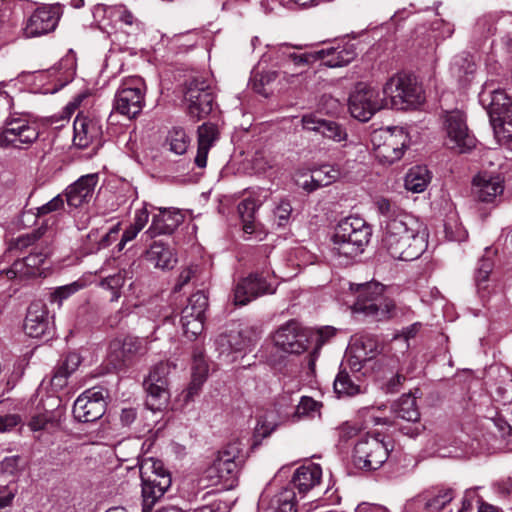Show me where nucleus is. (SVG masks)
<instances>
[{"instance_id": "7ed1b4c3", "label": "nucleus", "mask_w": 512, "mask_h": 512, "mask_svg": "<svg viewBox=\"0 0 512 512\" xmlns=\"http://www.w3.org/2000/svg\"><path fill=\"white\" fill-rule=\"evenodd\" d=\"M372 229L358 216L342 219L332 236V252L339 258L352 260L360 255L370 241Z\"/></svg>"}, {"instance_id": "cd10ccee", "label": "nucleus", "mask_w": 512, "mask_h": 512, "mask_svg": "<svg viewBox=\"0 0 512 512\" xmlns=\"http://www.w3.org/2000/svg\"><path fill=\"white\" fill-rule=\"evenodd\" d=\"M198 149L195 157V164L199 168H205L210 148L218 139V128L213 123H203L198 127Z\"/></svg>"}, {"instance_id": "de8ad7c7", "label": "nucleus", "mask_w": 512, "mask_h": 512, "mask_svg": "<svg viewBox=\"0 0 512 512\" xmlns=\"http://www.w3.org/2000/svg\"><path fill=\"white\" fill-rule=\"evenodd\" d=\"M445 237L449 241L461 242L467 238V231L456 217H449L444 223Z\"/></svg>"}, {"instance_id": "e433bc0d", "label": "nucleus", "mask_w": 512, "mask_h": 512, "mask_svg": "<svg viewBox=\"0 0 512 512\" xmlns=\"http://www.w3.org/2000/svg\"><path fill=\"white\" fill-rule=\"evenodd\" d=\"M392 411L396 418L410 422H416L420 419V413L416 404V398L411 395H403L392 405Z\"/></svg>"}, {"instance_id": "4d7b16f0", "label": "nucleus", "mask_w": 512, "mask_h": 512, "mask_svg": "<svg viewBox=\"0 0 512 512\" xmlns=\"http://www.w3.org/2000/svg\"><path fill=\"white\" fill-rule=\"evenodd\" d=\"M81 285L74 282L69 285L58 287L53 293H51V301L57 302L61 305L62 301L70 297L72 294L80 289Z\"/></svg>"}, {"instance_id": "c03bdc74", "label": "nucleus", "mask_w": 512, "mask_h": 512, "mask_svg": "<svg viewBox=\"0 0 512 512\" xmlns=\"http://www.w3.org/2000/svg\"><path fill=\"white\" fill-rule=\"evenodd\" d=\"M190 140L182 128H174L169 132L167 144L169 150L177 155H183L189 146Z\"/></svg>"}, {"instance_id": "473e14b6", "label": "nucleus", "mask_w": 512, "mask_h": 512, "mask_svg": "<svg viewBox=\"0 0 512 512\" xmlns=\"http://www.w3.org/2000/svg\"><path fill=\"white\" fill-rule=\"evenodd\" d=\"M264 500L259 503V512H298L296 494L291 488H284L273 496L267 507H263Z\"/></svg>"}, {"instance_id": "aec40b11", "label": "nucleus", "mask_w": 512, "mask_h": 512, "mask_svg": "<svg viewBox=\"0 0 512 512\" xmlns=\"http://www.w3.org/2000/svg\"><path fill=\"white\" fill-rule=\"evenodd\" d=\"M504 191V180L500 175L478 174L473 179L472 194L483 203H496Z\"/></svg>"}, {"instance_id": "bf43d9fd", "label": "nucleus", "mask_w": 512, "mask_h": 512, "mask_svg": "<svg viewBox=\"0 0 512 512\" xmlns=\"http://www.w3.org/2000/svg\"><path fill=\"white\" fill-rule=\"evenodd\" d=\"M184 334L189 339H194L197 335L201 334L204 328V319H191L190 321L182 323Z\"/></svg>"}, {"instance_id": "0e129e2a", "label": "nucleus", "mask_w": 512, "mask_h": 512, "mask_svg": "<svg viewBox=\"0 0 512 512\" xmlns=\"http://www.w3.org/2000/svg\"><path fill=\"white\" fill-rule=\"evenodd\" d=\"M419 328H420L419 323H414V324L404 328L400 334H397L394 337V341H403L404 343H406V347H408V343H407L408 340L411 338H414L416 336V334L419 331Z\"/></svg>"}, {"instance_id": "69168bd1", "label": "nucleus", "mask_w": 512, "mask_h": 512, "mask_svg": "<svg viewBox=\"0 0 512 512\" xmlns=\"http://www.w3.org/2000/svg\"><path fill=\"white\" fill-rule=\"evenodd\" d=\"M141 231L140 228L135 225H129L123 232L120 242L117 244L118 251H121L127 242L132 241Z\"/></svg>"}, {"instance_id": "6e6d98bb", "label": "nucleus", "mask_w": 512, "mask_h": 512, "mask_svg": "<svg viewBox=\"0 0 512 512\" xmlns=\"http://www.w3.org/2000/svg\"><path fill=\"white\" fill-rule=\"evenodd\" d=\"M187 307L193 308L197 315L204 316L208 307V296L203 291H197L188 299Z\"/></svg>"}, {"instance_id": "f8f14e48", "label": "nucleus", "mask_w": 512, "mask_h": 512, "mask_svg": "<svg viewBox=\"0 0 512 512\" xmlns=\"http://www.w3.org/2000/svg\"><path fill=\"white\" fill-rule=\"evenodd\" d=\"M387 445L377 437L361 438L354 447V464L365 470L380 468L388 458Z\"/></svg>"}, {"instance_id": "f3484780", "label": "nucleus", "mask_w": 512, "mask_h": 512, "mask_svg": "<svg viewBox=\"0 0 512 512\" xmlns=\"http://www.w3.org/2000/svg\"><path fill=\"white\" fill-rule=\"evenodd\" d=\"M106 410V401L101 391L86 390L77 397L73 405L74 418L82 423L100 419Z\"/></svg>"}, {"instance_id": "338daca9", "label": "nucleus", "mask_w": 512, "mask_h": 512, "mask_svg": "<svg viewBox=\"0 0 512 512\" xmlns=\"http://www.w3.org/2000/svg\"><path fill=\"white\" fill-rule=\"evenodd\" d=\"M410 373V369H407L406 374L403 373V369H400L394 377H392L387 383L388 392L395 393L399 390L401 384L406 380V375Z\"/></svg>"}, {"instance_id": "603ef678", "label": "nucleus", "mask_w": 512, "mask_h": 512, "mask_svg": "<svg viewBox=\"0 0 512 512\" xmlns=\"http://www.w3.org/2000/svg\"><path fill=\"white\" fill-rule=\"evenodd\" d=\"M278 77V72L276 71H266L261 74H257L251 81L252 89L261 95L267 96L268 93L265 89V85L270 84Z\"/></svg>"}, {"instance_id": "6ab92c4d", "label": "nucleus", "mask_w": 512, "mask_h": 512, "mask_svg": "<svg viewBox=\"0 0 512 512\" xmlns=\"http://www.w3.org/2000/svg\"><path fill=\"white\" fill-rule=\"evenodd\" d=\"M272 293H274V289L264 276L251 273L236 284L233 290V300L235 305L243 306L262 295Z\"/></svg>"}, {"instance_id": "f257e3e1", "label": "nucleus", "mask_w": 512, "mask_h": 512, "mask_svg": "<svg viewBox=\"0 0 512 512\" xmlns=\"http://www.w3.org/2000/svg\"><path fill=\"white\" fill-rule=\"evenodd\" d=\"M374 205L381 216V243L387 253L393 259L402 261L420 257L427 244L418 219L384 197L377 198Z\"/></svg>"}, {"instance_id": "5fc2aeb1", "label": "nucleus", "mask_w": 512, "mask_h": 512, "mask_svg": "<svg viewBox=\"0 0 512 512\" xmlns=\"http://www.w3.org/2000/svg\"><path fill=\"white\" fill-rule=\"evenodd\" d=\"M65 202H66V200H65L64 195L58 194L53 199H51L49 202L36 208L35 215H36V217L40 218V217L50 214L52 212L60 211L64 208Z\"/></svg>"}, {"instance_id": "9d476101", "label": "nucleus", "mask_w": 512, "mask_h": 512, "mask_svg": "<svg viewBox=\"0 0 512 512\" xmlns=\"http://www.w3.org/2000/svg\"><path fill=\"white\" fill-rule=\"evenodd\" d=\"M383 108H388L384 97L381 98L379 91L365 83H358L349 96V111L351 116L359 121L370 120Z\"/></svg>"}, {"instance_id": "20e7f679", "label": "nucleus", "mask_w": 512, "mask_h": 512, "mask_svg": "<svg viewBox=\"0 0 512 512\" xmlns=\"http://www.w3.org/2000/svg\"><path fill=\"white\" fill-rule=\"evenodd\" d=\"M396 305L386 294V287L379 282L358 284L356 299L352 305L354 314L362 315L371 322L386 321L395 315Z\"/></svg>"}, {"instance_id": "ea45409f", "label": "nucleus", "mask_w": 512, "mask_h": 512, "mask_svg": "<svg viewBox=\"0 0 512 512\" xmlns=\"http://www.w3.org/2000/svg\"><path fill=\"white\" fill-rule=\"evenodd\" d=\"M257 337V329L245 328L235 334L231 333L228 336L221 337V341L226 340L233 351H242L252 345Z\"/></svg>"}, {"instance_id": "79ce46f5", "label": "nucleus", "mask_w": 512, "mask_h": 512, "mask_svg": "<svg viewBox=\"0 0 512 512\" xmlns=\"http://www.w3.org/2000/svg\"><path fill=\"white\" fill-rule=\"evenodd\" d=\"M334 390L339 396H353L359 393L360 388L352 381L346 368H343L334 380Z\"/></svg>"}, {"instance_id": "bb28decb", "label": "nucleus", "mask_w": 512, "mask_h": 512, "mask_svg": "<svg viewBox=\"0 0 512 512\" xmlns=\"http://www.w3.org/2000/svg\"><path fill=\"white\" fill-rule=\"evenodd\" d=\"M139 472L142 483L154 485L166 480L167 487L170 488L172 478L170 472L164 467L162 461L152 457L145 458L140 462Z\"/></svg>"}, {"instance_id": "72a5a7b5", "label": "nucleus", "mask_w": 512, "mask_h": 512, "mask_svg": "<svg viewBox=\"0 0 512 512\" xmlns=\"http://www.w3.org/2000/svg\"><path fill=\"white\" fill-rule=\"evenodd\" d=\"M512 106V100L502 90H495L491 93V100L488 106L490 121L494 127L501 126L502 116H506Z\"/></svg>"}, {"instance_id": "a878e982", "label": "nucleus", "mask_w": 512, "mask_h": 512, "mask_svg": "<svg viewBox=\"0 0 512 512\" xmlns=\"http://www.w3.org/2000/svg\"><path fill=\"white\" fill-rule=\"evenodd\" d=\"M49 329V317L46 306L40 302H32L27 310L24 331L32 338L43 336Z\"/></svg>"}, {"instance_id": "a18cd8bd", "label": "nucleus", "mask_w": 512, "mask_h": 512, "mask_svg": "<svg viewBox=\"0 0 512 512\" xmlns=\"http://www.w3.org/2000/svg\"><path fill=\"white\" fill-rule=\"evenodd\" d=\"M60 415L61 413L59 411L38 414L32 417L28 425L33 431H40L48 429L49 427H55L58 425Z\"/></svg>"}, {"instance_id": "9b49d317", "label": "nucleus", "mask_w": 512, "mask_h": 512, "mask_svg": "<svg viewBox=\"0 0 512 512\" xmlns=\"http://www.w3.org/2000/svg\"><path fill=\"white\" fill-rule=\"evenodd\" d=\"M170 365L166 362L156 364L144 380L147 392L146 406L152 411L161 410L168 402V375Z\"/></svg>"}, {"instance_id": "412c9836", "label": "nucleus", "mask_w": 512, "mask_h": 512, "mask_svg": "<svg viewBox=\"0 0 512 512\" xmlns=\"http://www.w3.org/2000/svg\"><path fill=\"white\" fill-rule=\"evenodd\" d=\"M73 142L80 148H86L98 142L102 136V126L98 119L83 112L78 113L73 123Z\"/></svg>"}, {"instance_id": "864d4df0", "label": "nucleus", "mask_w": 512, "mask_h": 512, "mask_svg": "<svg viewBox=\"0 0 512 512\" xmlns=\"http://www.w3.org/2000/svg\"><path fill=\"white\" fill-rule=\"evenodd\" d=\"M493 269V262L488 257H483L480 259L478 267L475 271V281L478 290L485 288L483 285L489 278V275Z\"/></svg>"}, {"instance_id": "f03ea898", "label": "nucleus", "mask_w": 512, "mask_h": 512, "mask_svg": "<svg viewBox=\"0 0 512 512\" xmlns=\"http://www.w3.org/2000/svg\"><path fill=\"white\" fill-rule=\"evenodd\" d=\"M354 45H346L343 47H329L318 50L313 53L296 54L290 52L288 46L280 49V56L283 58V78L289 83H294V79L302 74V71H292L291 66L300 67L313 63L316 60H324V64L328 67H342L348 65L356 57Z\"/></svg>"}, {"instance_id": "4468645a", "label": "nucleus", "mask_w": 512, "mask_h": 512, "mask_svg": "<svg viewBox=\"0 0 512 512\" xmlns=\"http://www.w3.org/2000/svg\"><path fill=\"white\" fill-rule=\"evenodd\" d=\"M62 15L59 4H43L38 6L26 20L24 34L34 38L53 32Z\"/></svg>"}, {"instance_id": "7c9ffc66", "label": "nucleus", "mask_w": 512, "mask_h": 512, "mask_svg": "<svg viewBox=\"0 0 512 512\" xmlns=\"http://www.w3.org/2000/svg\"><path fill=\"white\" fill-rule=\"evenodd\" d=\"M340 177L339 169L323 165L320 168L312 171L309 179L298 181V185L307 192H313L321 187H325L335 182Z\"/></svg>"}, {"instance_id": "49530a36", "label": "nucleus", "mask_w": 512, "mask_h": 512, "mask_svg": "<svg viewBox=\"0 0 512 512\" xmlns=\"http://www.w3.org/2000/svg\"><path fill=\"white\" fill-rule=\"evenodd\" d=\"M320 406L321 405L311 397H302L292 414V421L296 422L305 417H313L314 414L319 411Z\"/></svg>"}, {"instance_id": "5701e85b", "label": "nucleus", "mask_w": 512, "mask_h": 512, "mask_svg": "<svg viewBox=\"0 0 512 512\" xmlns=\"http://www.w3.org/2000/svg\"><path fill=\"white\" fill-rule=\"evenodd\" d=\"M302 126L305 130L314 131L334 142H344L348 138L346 128L338 122L318 118L308 114L302 117Z\"/></svg>"}, {"instance_id": "680f3d73", "label": "nucleus", "mask_w": 512, "mask_h": 512, "mask_svg": "<svg viewBox=\"0 0 512 512\" xmlns=\"http://www.w3.org/2000/svg\"><path fill=\"white\" fill-rule=\"evenodd\" d=\"M292 212L291 204L288 201H281L279 205L276 207L274 214L275 217L279 220L278 225L283 226L287 223L290 214Z\"/></svg>"}, {"instance_id": "58836bf2", "label": "nucleus", "mask_w": 512, "mask_h": 512, "mask_svg": "<svg viewBox=\"0 0 512 512\" xmlns=\"http://www.w3.org/2000/svg\"><path fill=\"white\" fill-rule=\"evenodd\" d=\"M165 481H160L154 485L142 483V512H151L154 505L167 492L169 488Z\"/></svg>"}, {"instance_id": "8fccbe9b", "label": "nucleus", "mask_w": 512, "mask_h": 512, "mask_svg": "<svg viewBox=\"0 0 512 512\" xmlns=\"http://www.w3.org/2000/svg\"><path fill=\"white\" fill-rule=\"evenodd\" d=\"M262 202L254 197H247L238 204V212L242 221H254V216Z\"/></svg>"}, {"instance_id": "39448f33", "label": "nucleus", "mask_w": 512, "mask_h": 512, "mask_svg": "<svg viewBox=\"0 0 512 512\" xmlns=\"http://www.w3.org/2000/svg\"><path fill=\"white\" fill-rule=\"evenodd\" d=\"M243 464L241 444L230 443L217 453L212 463L204 470L203 479L208 481V485L223 482L225 486L232 487Z\"/></svg>"}, {"instance_id": "37998d69", "label": "nucleus", "mask_w": 512, "mask_h": 512, "mask_svg": "<svg viewBox=\"0 0 512 512\" xmlns=\"http://www.w3.org/2000/svg\"><path fill=\"white\" fill-rule=\"evenodd\" d=\"M111 13L133 32H139L144 29L143 23L125 5L113 6Z\"/></svg>"}, {"instance_id": "6e6552de", "label": "nucleus", "mask_w": 512, "mask_h": 512, "mask_svg": "<svg viewBox=\"0 0 512 512\" xmlns=\"http://www.w3.org/2000/svg\"><path fill=\"white\" fill-rule=\"evenodd\" d=\"M184 95L188 102V113L192 118L200 120L211 113L214 95L209 82L203 76H191L185 83Z\"/></svg>"}, {"instance_id": "4c0bfd02", "label": "nucleus", "mask_w": 512, "mask_h": 512, "mask_svg": "<svg viewBox=\"0 0 512 512\" xmlns=\"http://www.w3.org/2000/svg\"><path fill=\"white\" fill-rule=\"evenodd\" d=\"M430 182L429 171L424 166H416L411 168L404 180L405 188L413 193L423 192Z\"/></svg>"}, {"instance_id": "774afa93", "label": "nucleus", "mask_w": 512, "mask_h": 512, "mask_svg": "<svg viewBox=\"0 0 512 512\" xmlns=\"http://www.w3.org/2000/svg\"><path fill=\"white\" fill-rule=\"evenodd\" d=\"M148 219L149 212L146 207H142L135 211L134 222L132 224L142 230L144 226L147 224Z\"/></svg>"}, {"instance_id": "b1692460", "label": "nucleus", "mask_w": 512, "mask_h": 512, "mask_svg": "<svg viewBox=\"0 0 512 512\" xmlns=\"http://www.w3.org/2000/svg\"><path fill=\"white\" fill-rule=\"evenodd\" d=\"M184 215L180 210L174 208H160L155 214L152 223L144 235L154 238L158 235L171 234L183 222Z\"/></svg>"}, {"instance_id": "f704fd0d", "label": "nucleus", "mask_w": 512, "mask_h": 512, "mask_svg": "<svg viewBox=\"0 0 512 512\" xmlns=\"http://www.w3.org/2000/svg\"><path fill=\"white\" fill-rule=\"evenodd\" d=\"M81 363V357L77 353H69L55 368L51 384L57 389L63 388L67 383V378L78 368Z\"/></svg>"}, {"instance_id": "c9c22d12", "label": "nucleus", "mask_w": 512, "mask_h": 512, "mask_svg": "<svg viewBox=\"0 0 512 512\" xmlns=\"http://www.w3.org/2000/svg\"><path fill=\"white\" fill-rule=\"evenodd\" d=\"M381 352V345L373 335L360 336L351 348L355 359L371 360Z\"/></svg>"}, {"instance_id": "052dcab7", "label": "nucleus", "mask_w": 512, "mask_h": 512, "mask_svg": "<svg viewBox=\"0 0 512 512\" xmlns=\"http://www.w3.org/2000/svg\"><path fill=\"white\" fill-rule=\"evenodd\" d=\"M197 269L198 267L193 265L184 268L178 276L174 291H180L186 284H188L190 280L195 276Z\"/></svg>"}, {"instance_id": "ddd939ff", "label": "nucleus", "mask_w": 512, "mask_h": 512, "mask_svg": "<svg viewBox=\"0 0 512 512\" xmlns=\"http://www.w3.org/2000/svg\"><path fill=\"white\" fill-rule=\"evenodd\" d=\"M444 127L447 134L446 145L450 149L465 153L476 146V138L470 133L463 112L459 110L448 112Z\"/></svg>"}, {"instance_id": "0eeeda50", "label": "nucleus", "mask_w": 512, "mask_h": 512, "mask_svg": "<svg viewBox=\"0 0 512 512\" xmlns=\"http://www.w3.org/2000/svg\"><path fill=\"white\" fill-rule=\"evenodd\" d=\"M146 84L139 76L122 80L113 101V111L128 119L137 117L145 104Z\"/></svg>"}, {"instance_id": "2f4dec72", "label": "nucleus", "mask_w": 512, "mask_h": 512, "mask_svg": "<svg viewBox=\"0 0 512 512\" xmlns=\"http://www.w3.org/2000/svg\"><path fill=\"white\" fill-rule=\"evenodd\" d=\"M453 497V492L450 489L440 491L432 497L422 494L414 498L409 506L414 507L418 512H440L452 501Z\"/></svg>"}, {"instance_id": "4be33fe9", "label": "nucleus", "mask_w": 512, "mask_h": 512, "mask_svg": "<svg viewBox=\"0 0 512 512\" xmlns=\"http://www.w3.org/2000/svg\"><path fill=\"white\" fill-rule=\"evenodd\" d=\"M98 183V174H87L81 176L74 183L70 184L64 191V197L68 206L78 208L88 203Z\"/></svg>"}, {"instance_id": "c85d7f7f", "label": "nucleus", "mask_w": 512, "mask_h": 512, "mask_svg": "<svg viewBox=\"0 0 512 512\" xmlns=\"http://www.w3.org/2000/svg\"><path fill=\"white\" fill-rule=\"evenodd\" d=\"M145 258L155 268L159 269H171L177 262L173 249L161 240L154 241L149 246Z\"/></svg>"}, {"instance_id": "393cba45", "label": "nucleus", "mask_w": 512, "mask_h": 512, "mask_svg": "<svg viewBox=\"0 0 512 512\" xmlns=\"http://www.w3.org/2000/svg\"><path fill=\"white\" fill-rule=\"evenodd\" d=\"M51 250L46 247L45 250L32 252L22 260H17L11 268L7 270L6 275L9 279L20 277H35L41 275L40 267L45 263Z\"/></svg>"}, {"instance_id": "c756f323", "label": "nucleus", "mask_w": 512, "mask_h": 512, "mask_svg": "<svg viewBox=\"0 0 512 512\" xmlns=\"http://www.w3.org/2000/svg\"><path fill=\"white\" fill-rule=\"evenodd\" d=\"M322 468L318 464L301 466L296 469L292 477L293 487L300 494H306L309 490L320 484Z\"/></svg>"}, {"instance_id": "a211bd4d", "label": "nucleus", "mask_w": 512, "mask_h": 512, "mask_svg": "<svg viewBox=\"0 0 512 512\" xmlns=\"http://www.w3.org/2000/svg\"><path fill=\"white\" fill-rule=\"evenodd\" d=\"M273 339L277 347L290 354H300L307 349L308 337L295 320L280 326Z\"/></svg>"}, {"instance_id": "13d9d810", "label": "nucleus", "mask_w": 512, "mask_h": 512, "mask_svg": "<svg viewBox=\"0 0 512 512\" xmlns=\"http://www.w3.org/2000/svg\"><path fill=\"white\" fill-rule=\"evenodd\" d=\"M276 426L272 423H267L265 421H258L255 429H254V443L253 445H259L260 442L271 435V433L275 430Z\"/></svg>"}, {"instance_id": "1a4fd4ad", "label": "nucleus", "mask_w": 512, "mask_h": 512, "mask_svg": "<svg viewBox=\"0 0 512 512\" xmlns=\"http://www.w3.org/2000/svg\"><path fill=\"white\" fill-rule=\"evenodd\" d=\"M408 134L402 128H388L372 138L376 158L383 164H392L403 156Z\"/></svg>"}, {"instance_id": "423d86ee", "label": "nucleus", "mask_w": 512, "mask_h": 512, "mask_svg": "<svg viewBox=\"0 0 512 512\" xmlns=\"http://www.w3.org/2000/svg\"><path fill=\"white\" fill-rule=\"evenodd\" d=\"M383 95L388 108L396 110L415 108L424 101L422 87L409 74H396L389 78L383 86Z\"/></svg>"}, {"instance_id": "09e8293b", "label": "nucleus", "mask_w": 512, "mask_h": 512, "mask_svg": "<svg viewBox=\"0 0 512 512\" xmlns=\"http://www.w3.org/2000/svg\"><path fill=\"white\" fill-rule=\"evenodd\" d=\"M208 368L203 359L195 358L189 395L196 393L207 377Z\"/></svg>"}, {"instance_id": "dca6fc26", "label": "nucleus", "mask_w": 512, "mask_h": 512, "mask_svg": "<svg viewBox=\"0 0 512 512\" xmlns=\"http://www.w3.org/2000/svg\"><path fill=\"white\" fill-rule=\"evenodd\" d=\"M39 136L34 125L21 117H9L0 133V146H13L19 148L21 144H31Z\"/></svg>"}, {"instance_id": "3c124183", "label": "nucleus", "mask_w": 512, "mask_h": 512, "mask_svg": "<svg viewBox=\"0 0 512 512\" xmlns=\"http://www.w3.org/2000/svg\"><path fill=\"white\" fill-rule=\"evenodd\" d=\"M23 469V459L19 455L5 457L0 462V475L16 476Z\"/></svg>"}, {"instance_id": "2eb2a0df", "label": "nucleus", "mask_w": 512, "mask_h": 512, "mask_svg": "<svg viewBox=\"0 0 512 512\" xmlns=\"http://www.w3.org/2000/svg\"><path fill=\"white\" fill-rule=\"evenodd\" d=\"M146 346L139 338L127 336L110 342L108 361L116 370H122L132 364L134 359L146 353Z\"/></svg>"}, {"instance_id": "a19ab883", "label": "nucleus", "mask_w": 512, "mask_h": 512, "mask_svg": "<svg viewBox=\"0 0 512 512\" xmlns=\"http://www.w3.org/2000/svg\"><path fill=\"white\" fill-rule=\"evenodd\" d=\"M132 273L123 269L117 274L109 275L101 280V286L112 291L111 301H116L120 297V289L123 287L126 279H131Z\"/></svg>"}, {"instance_id": "e2e57ef3", "label": "nucleus", "mask_w": 512, "mask_h": 512, "mask_svg": "<svg viewBox=\"0 0 512 512\" xmlns=\"http://www.w3.org/2000/svg\"><path fill=\"white\" fill-rule=\"evenodd\" d=\"M21 421V417L18 414L0 416V433L10 431L21 423Z\"/></svg>"}]
</instances>
